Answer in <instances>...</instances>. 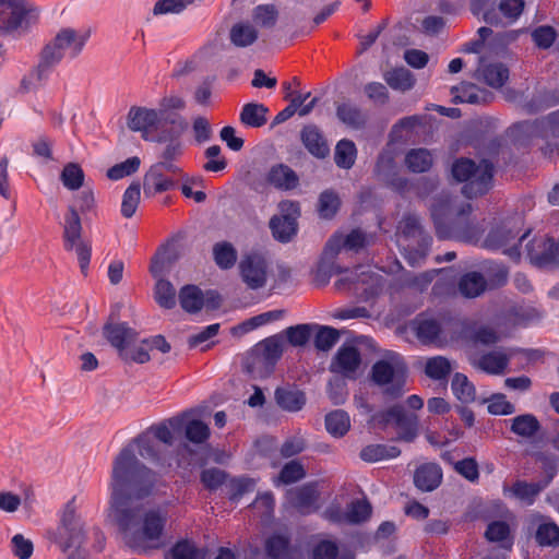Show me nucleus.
<instances>
[{
  "mask_svg": "<svg viewBox=\"0 0 559 559\" xmlns=\"http://www.w3.org/2000/svg\"><path fill=\"white\" fill-rule=\"evenodd\" d=\"M124 471L120 465L116 468L107 518L118 526L130 548H158L168 513L160 508H146L144 503L155 487L156 473L139 467L135 478L128 480Z\"/></svg>",
  "mask_w": 559,
  "mask_h": 559,
  "instance_id": "f257e3e1",
  "label": "nucleus"
},
{
  "mask_svg": "<svg viewBox=\"0 0 559 559\" xmlns=\"http://www.w3.org/2000/svg\"><path fill=\"white\" fill-rule=\"evenodd\" d=\"M451 175L457 182H464L462 192L468 199L486 194L492 187L493 166L486 159L476 164L471 158L461 157L453 162Z\"/></svg>",
  "mask_w": 559,
  "mask_h": 559,
  "instance_id": "f03ea898",
  "label": "nucleus"
},
{
  "mask_svg": "<svg viewBox=\"0 0 559 559\" xmlns=\"http://www.w3.org/2000/svg\"><path fill=\"white\" fill-rule=\"evenodd\" d=\"M136 454L151 461L159 460L158 451L156 449V441L152 438L147 430L134 439L115 459L110 483L111 488H114L115 473L119 465L122 466V469H126V478L128 480L135 478L134 476H136V469H139V467H143L148 472H153L151 468L140 462Z\"/></svg>",
  "mask_w": 559,
  "mask_h": 559,
  "instance_id": "7ed1b4c3",
  "label": "nucleus"
},
{
  "mask_svg": "<svg viewBox=\"0 0 559 559\" xmlns=\"http://www.w3.org/2000/svg\"><path fill=\"white\" fill-rule=\"evenodd\" d=\"M430 211L437 235L448 238L450 228L457 227L463 217L472 213V205L468 202H459L457 198L440 195L435 199Z\"/></svg>",
  "mask_w": 559,
  "mask_h": 559,
  "instance_id": "20e7f679",
  "label": "nucleus"
},
{
  "mask_svg": "<svg viewBox=\"0 0 559 559\" xmlns=\"http://www.w3.org/2000/svg\"><path fill=\"white\" fill-rule=\"evenodd\" d=\"M63 240L67 250H74L81 272L86 274L92 257V247L82 238V224L78 211L69 207V213L64 218Z\"/></svg>",
  "mask_w": 559,
  "mask_h": 559,
  "instance_id": "39448f33",
  "label": "nucleus"
},
{
  "mask_svg": "<svg viewBox=\"0 0 559 559\" xmlns=\"http://www.w3.org/2000/svg\"><path fill=\"white\" fill-rule=\"evenodd\" d=\"M372 421L381 426L393 424L397 429L396 440L400 441L413 442L418 435V416L407 413L400 404L374 414Z\"/></svg>",
  "mask_w": 559,
  "mask_h": 559,
  "instance_id": "423d86ee",
  "label": "nucleus"
},
{
  "mask_svg": "<svg viewBox=\"0 0 559 559\" xmlns=\"http://www.w3.org/2000/svg\"><path fill=\"white\" fill-rule=\"evenodd\" d=\"M238 273L248 289L258 290L266 286L271 267L263 254L249 252L241 255L238 263Z\"/></svg>",
  "mask_w": 559,
  "mask_h": 559,
  "instance_id": "0eeeda50",
  "label": "nucleus"
},
{
  "mask_svg": "<svg viewBox=\"0 0 559 559\" xmlns=\"http://www.w3.org/2000/svg\"><path fill=\"white\" fill-rule=\"evenodd\" d=\"M406 370L405 364L399 355L392 354L389 358L378 360L371 369V379L378 385H388L384 393L391 399L402 395V382L395 381L399 374Z\"/></svg>",
  "mask_w": 559,
  "mask_h": 559,
  "instance_id": "6e6552de",
  "label": "nucleus"
},
{
  "mask_svg": "<svg viewBox=\"0 0 559 559\" xmlns=\"http://www.w3.org/2000/svg\"><path fill=\"white\" fill-rule=\"evenodd\" d=\"M522 221L521 218H508L497 224L489 231L485 239V247L489 249H500L507 246L510 248L506 249L504 252L512 258H519L520 251L516 246V239L521 231Z\"/></svg>",
  "mask_w": 559,
  "mask_h": 559,
  "instance_id": "1a4fd4ad",
  "label": "nucleus"
},
{
  "mask_svg": "<svg viewBox=\"0 0 559 559\" xmlns=\"http://www.w3.org/2000/svg\"><path fill=\"white\" fill-rule=\"evenodd\" d=\"M85 540V532L83 524L75 514L72 506H67L62 520L61 527L58 532V543L63 551L73 548L72 552L85 551L82 545Z\"/></svg>",
  "mask_w": 559,
  "mask_h": 559,
  "instance_id": "9d476101",
  "label": "nucleus"
},
{
  "mask_svg": "<svg viewBox=\"0 0 559 559\" xmlns=\"http://www.w3.org/2000/svg\"><path fill=\"white\" fill-rule=\"evenodd\" d=\"M526 248L532 264L538 267L559 265V243L554 238L547 236L535 237L527 243Z\"/></svg>",
  "mask_w": 559,
  "mask_h": 559,
  "instance_id": "9b49d317",
  "label": "nucleus"
},
{
  "mask_svg": "<svg viewBox=\"0 0 559 559\" xmlns=\"http://www.w3.org/2000/svg\"><path fill=\"white\" fill-rule=\"evenodd\" d=\"M278 207L281 215L271 218L270 228L275 239L285 242L296 234L299 205L293 201H283Z\"/></svg>",
  "mask_w": 559,
  "mask_h": 559,
  "instance_id": "f8f14e48",
  "label": "nucleus"
},
{
  "mask_svg": "<svg viewBox=\"0 0 559 559\" xmlns=\"http://www.w3.org/2000/svg\"><path fill=\"white\" fill-rule=\"evenodd\" d=\"M165 171L177 174L180 169L174 163H156L150 167L143 178V189L146 197L168 191L175 187V181Z\"/></svg>",
  "mask_w": 559,
  "mask_h": 559,
  "instance_id": "ddd939ff",
  "label": "nucleus"
},
{
  "mask_svg": "<svg viewBox=\"0 0 559 559\" xmlns=\"http://www.w3.org/2000/svg\"><path fill=\"white\" fill-rule=\"evenodd\" d=\"M179 302L181 308L189 312L195 313L205 306L209 309H215L221 306L222 298L215 292H203L195 285H186L179 292Z\"/></svg>",
  "mask_w": 559,
  "mask_h": 559,
  "instance_id": "4468645a",
  "label": "nucleus"
},
{
  "mask_svg": "<svg viewBox=\"0 0 559 559\" xmlns=\"http://www.w3.org/2000/svg\"><path fill=\"white\" fill-rule=\"evenodd\" d=\"M160 121L157 109L133 106L127 116V126L131 131L141 132L144 140H148V133L156 129Z\"/></svg>",
  "mask_w": 559,
  "mask_h": 559,
  "instance_id": "2eb2a0df",
  "label": "nucleus"
},
{
  "mask_svg": "<svg viewBox=\"0 0 559 559\" xmlns=\"http://www.w3.org/2000/svg\"><path fill=\"white\" fill-rule=\"evenodd\" d=\"M361 364L359 350L350 345H343L334 356L330 370L346 378L355 379Z\"/></svg>",
  "mask_w": 559,
  "mask_h": 559,
  "instance_id": "dca6fc26",
  "label": "nucleus"
},
{
  "mask_svg": "<svg viewBox=\"0 0 559 559\" xmlns=\"http://www.w3.org/2000/svg\"><path fill=\"white\" fill-rule=\"evenodd\" d=\"M373 174L377 180L383 185L392 187L405 185V181L397 176L395 156L391 148H384L378 155Z\"/></svg>",
  "mask_w": 559,
  "mask_h": 559,
  "instance_id": "f3484780",
  "label": "nucleus"
},
{
  "mask_svg": "<svg viewBox=\"0 0 559 559\" xmlns=\"http://www.w3.org/2000/svg\"><path fill=\"white\" fill-rule=\"evenodd\" d=\"M524 8V0H501L498 5L501 15L496 10H488L484 13V21L490 25L503 26L516 21Z\"/></svg>",
  "mask_w": 559,
  "mask_h": 559,
  "instance_id": "a211bd4d",
  "label": "nucleus"
},
{
  "mask_svg": "<svg viewBox=\"0 0 559 559\" xmlns=\"http://www.w3.org/2000/svg\"><path fill=\"white\" fill-rule=\"evenodd\" d=\"M107 341L118 349L119 356H124V350L138 338V333L126 323H109L104 328Z\"/></svg>",
  "mask_w": 559,
  "mask_h": 559,
  "instance_id": "6ab92c4d",
  "label": "nucleus"
},
{
  "mask_svg": "<svg viewBox=\"0 0 559 559\" xmlns=\"http://www.w3.org/2000/svg\"><path fill=\"white\" fill-rule=\"evenodd\" d=\"M478 80L493 88H500L509 79V69L502 63H487L484 56L478 57L476 69Z\"/></svg>",
  "mask_w": 559,
  "mask_h": 559,
  "instance_id": "aec40b11",
  "label": "nucleus"
},
{
  "mask_svg": "<svg viewBox=\"0 0 559 559\" xmlns=\"http://www.w3.org/2000/svg\"><path fill=\"white\" fill-rule=\"evenodd\" d=\"M319 493L314 484H306L288 491L289 503L300 513L307 514L316 509Z\"/></svg>",
  "mask_w": 559,
  "mask_h": 559,
  "instance_id": "412c9836",
  "label": "nucleus"
},
{
  "mask_svg": "<svg viewBox=\"0 0 559 559\" xmlns=\"http://www.w3.org/2000/svg\"><path fill=\"white\" fill-rule=\"evenodd\" d=\"M179 259V252L175 245L162 246L152 259L150 271L154 277H163L169 273L173 265Z\"/></svg>",
  "mask_w": 559,
  "mask_h": 559,
  "instance_id": "4be33fe9",
  "label": "nucleus"
},
{
  "mask_svg": "<svg viewBox=\"0 0 559 559\" xmlns=\"http://www.w3.org/2000/svg\"><path fill=\"white\" fill-rule=\"evenodd\" d=\"M442 481V471L436 463H426L419 466L414 474V484L421 491H432Z\"/></svg>",
  "mask_w": 559,
  "mask_h": 559,
  "instance_id": "5701e85b",
  "label": "nucleus"
},
{
  "mask_svg": "<svg viewBox=\"0 0 559 559\" xmlns=\"http://www.w3.org/2000/svg\"><path fill=\"white\" fill-rule=\"evenodd\" d=\"M301 141L310 154L318 158L329 155L330 148L326 140L314 126H307L301 131Z\"/></svg>",
  "mask_w": 559,
  "mask_h": 559,
  "instance_id": "b1692460",
  "label": "nucleus"
},
{
  "mask_svg": "<svg viewBox=\"0 0 559 559\" xmlns=\"http://www.w3.org/2000/svg\"><path fill=\"white\" fill-rule=\"evenodd\" d=\"M266 181L277 189L292 190L297 187L298 177L288 166L280 164L269 170Z\"/></svg>",
  "mask_w": 559,
  "mask_h": 559,
  "instance_id": "393cba45",
  "label": "nucleus"
},
{
  "mask_svg": "<svg viewBox=\"0 0 559 559\" xmlns=\"http://www.w3.org/2000/svg\"><path fill=\"white\" fill-rule=\"evenodd\" d=\"M485 538L498 544L500 548L510 551L513 546V536L509 524L504 521L490 522L485 532Z\"/></svg>",
  "mask_w": 559,
  "mask_h": 559,
  "instance_id": "a878e982",
  "label": "nucleus"
},
{
  "mask_svg": "<svg viewBox=\"0 0 559 559\" xmlns=\"http://www.w3.org/2000/svg\"><path fill=\"white\" fill-rule=\"evenodd\" d=\"M459 292L466 298H475L481 295L487 288V281L478 272L464 274L457 284Z\"/></svg>",
  "mask_w": 559,
  "mask_h": 559,
  "instance_id": "bb28decb",
  "label": "nucleus"
},
{
  "mask_svg": "<svg viewBox=\"0 0 559 559\" xmlns=\"http://www.w3.org/2000/svg\"><path fill=\"white\" fill-rule=\"evenodd\" d=\"M258 29L248 22L234 24L229 32L231 44L239 48L253 45L258 40Z\"/></svg>",
  "mask_w": 559,
  "mask_h": 559,
  "instance_id": "cd10ccee",
  "label": "nucleus"
},
{
  "mask_svg": "<svg viewBox=\"0 0 559 559\" xmlns=\"http://www.w3.org/2000/svg\"><path fill=\"white\" fill-rule=\"evenodd\" d=\"M510 430L524 439L534 438L540 430V423L532 414H523L511 419Z\"/></svg>",
  "mask_w": 559,
  "mask_h": 559,
  "instance_id": "c85d7f7f",
  "label": "nucleus"
},
{
  "mask_svg": "<svg viewBox=\"0 0 559 559\" xmlns=\"http://www.w3.org/2000/svg\"><path fill=\"white\" fill-rule=\"evenodd\" d=\"M433 164V157L427 148H413L405 155V165L415 174L428 171Z\"/></svg>",
  "mask_w": 559,
  "mask_h": 559,
  "instance_id": "c756f323",
  "label": "nucleus"
},
{
  "mask_svg": "<svg viewBox=\"0 0 559 559\" xmlns=\"http://www.w3.org/2000/svg\"><path fill=\"white\" fill-rule=\"evenodd\" d=\"M245 368L253 377L263 378L272 372L274 364L264 355L262 356L254 346L246 358Z\"/></svg>",
  "mask_w": 559,
  "mask_h": 559,
  "instance_id": "7c9ffc66",
  "label": "nucleus"
},
{
  "mask_svg": "<svg viewBox=\"0 0 559 559\" xmlns=\"http://www.w3.org/2000/svg\"><path fill=\"white\" fill-rule=\"evenodd\" d=\"M337 118L347 127L360 129L366 124L367 116L362 110L350 103H343L336 108Z\"/></svg>",
  "mask_w": 559,
  "mask_h": 559,
  "instance_id": "2f4dec72",
  "label": "nucleus"
},
{
  "mask_svg": "<svg viewBox=\"0 0 559 559\" xmlns=\"http://www.w3.org/2000/svg\"><path fill=\"white\" fill-rule=\"evenodd\" d=\"M509 362V356L502 352H491L483 355L473 365L485 372L499 374L504 371Z\"/></svg>",
  "mask_w": 559,
  "mask_h": 559,
  "instance_id": "473e14b6",
  "label": "nucleus"
},
{
  "mask_svg": "<svg viewBox=\"0 0 559 559\" xmlns=\"http://www.w3.org/2000/svg\"><path fill=\"white\" fill-rule=\"evenodd\" d=\"M401 450L394 445L369 444L361 449L360 459L365 462L376 463L382 460L395 459Z\"/></svg>",
  "mask_w": 559,
  "mask_h": 559,
  "instance_id": "72a5a7b5",
  "label": "nucleus"
},
{
  "mask_svg": "<svg viewBox=\"0 0 559 559\" xmlns=\"http://www.w3.org/2000/svg\"><path fill=\"white\" fill-rule=\"evenodd\" d=\"M383 79L392 90L400 92H406L415 84L412 72L403 67L384 72Z\"/></svg>",
  "mask_w": 559,
  "mask_h": 559,
  "instance_id": "f704fd0d",
  "label": "nucleus"
},
{
  "mask_svg": "<svg viewBox=\"0 0 559 559\" xmlns=\"http://www.w3.org/2000/svg\"><path fill=\"white\" fill-rule=\"evenodd\" d=\"M267 111L263 104L249 103L242 107L239 119L247 127L261 128L267 121Z\"/></svg>",
  "mask_w": 559,
  "mask_h": 559,
  "instance_id": "c9c22d12",
  "label": "nucleus"
},
{
  "mask_svg": "<svg viewBox=\"0 0 559 559\" xmlns=\"http://www.w3.org/2000/svg\"><path fill=\"white\" fill-rule=\"evenodd\" d=\"M276 403L287 412H298L306 404L305 393L299 390L277 389Z\"/></svg>",
  "mask_w": 559,
  "mask_h": 559,
  "instance_id": "e433bc0d",
  "label": "nucleus"
},
{
  "mask_svg": "<svg viewBox=\"0 0 559 559\" xmlns=\"http://www.w3.org/2000/svg\"><path fill=\"white\" fill-rule=\"evenodd\" d=\"M325 427L333 437H343L350 428L349 416L342 409L333 411L325 416Z\"/></svg>",
  "mask_w": 559,
  "mask_h": 559,
  "instance_id": "4c0bfd02",
  "label": "nucleus"
},
{
  "mask_svg": "<svg viewBox=\"0 0 559 559\" xmlns=\"http://www.w3.org/2000/svg\"><path fill=\"white\" fill-rule=\"evenodd\" d=\"M154 287L155 301L164 309H173L176 306V289L174 285L164 277H155Z\"/></svg>",
  "mask_w": 559,
  "mask_h": 559,
  "instance_id": "58836bf2",
  "label": "nucleus"
},
{
  "mask_svg": "<svg viewBox=\"0 0 559 559\" xmlns=\"http://www.w3.org/2000/svg\"><path fill=\"white\" fill-rule=\"evenodd\" d=\"M357 156V148L353 141L343 139L335 146L334 162L343 169L354 166Z\"/></svg>",
  "mask_w": 559,
  "mask_h": 559,
  "instance_id": "ea45409f",
  "label": "nucleus"
},
{
  "mask_svg": "<svg viewBox=\"0 0 559 559\" xmlns=\"http://www.w3.org/2000/svg\"><path fill=\"white\" fill-rule=\"evenodd\" d=\"M280 11L275 4H260L252 10V20L257 26L273 28L278 20Z\"/></svg>",
  "mask_w": 559,
  "mask_h": 559,
  "instance_id": "a19ab883",
  "label": "nucleus"
},
{
  "mask_svg": "<svg viewBox=\"0 0 559 559\" xmlns=\"http://www.w3.org/2000/svg\"><path fill=\"white\" fill-rule=\"evenodd\" d=\"M181 423L182 419L180 418H171L165 423L150 427L147 431L155 441L157 440L166 445H171L174 443L173 431L179 429Z\"/></svg>",
  "mask_w": 559,
  "mask_h": 559,
  "instance_id": "79ce46f5",
  "label": "nucleus"
},
{
  "mask_svg": "<svg viewBox=\"0 0 559 559\" xmlns=\"http://www.w3.org/2000/svg\"><path fill=\"white\" fill-rule=\"evenodd\" d=\"M454 100L468 104H480L486 102V93L472 83H463L452 87Z\"/></svg>",
  "mask_w": 559,
  "mask_h": 559,
  "instance_id": "37998d69",
  "label": "nucleus"
},
{
  "mask_svg": "<svg viewBox=\"0 0 559 559\" xmlns=\"http://www.w3.org/2000/svg\"><path fill=\"white\" fill-rule=\"evenodd\" d=\"M214 261L222 270L231 269L237 261V250L227 241L217 242L213 247Z\"/></svg>",
  "mask_w": 559,
  "mask_h": 559,
  "instance_id": "c03bdc74",
  "label": "nucleus"
},
{
  "mask_svg": "<svg viewBox=\"0 0 559 559\" xmlns=\"http://www.w3.org/2000/svg\"><path fill=\"white\" fill-rule=\"evenodd\" d=\"M399 229L406 238L420 239L424 248H427L430 243L431 238L423 235L420 222L415 215L409 214L404 216L400 222Z\"/></svg>",
  "mask_w": 559,
  "mask_h": 559,
  "instance_id": "a18cd8bd",
  "label": "nucleus"
},
{
  "mask_svg": "<svg viewBox=\"0 0 559 559\" xmlns=\"http://www.w3.org/2000/svg\"><path fill=\"white\" fill-rule=\"evenodd\" d=\"M85 37L79 36L75 31L67 28L62 29L55 37L52 45L63 53L67 48H73L74 52L81 51L84 46Z\"/></svg>",
  "mask_w": 559,
  "mask_h": 559,
  "instance_id": "49530a36",
  "label": "nucleus"
},
{
  "mask_svg": "<svg viewBox=\"0 0 559 559\" xmlns=\"http://www.w3.org/2000/svg\"><path fill=\"white\" fill-rule=\"evenodd\" d=\"M414 331L423 344H430L438 338L441 328L436 320L424 319L414 322Z\"/></svg>",
  "mask_w": 559,
  "mask_h": 559,
  "instance_id": "de8ad7c7",
  "label": "nucleus"
},
{
  "mask_svg": "<svg viewBox=\"0 0 559 559\" xmlns=\"http://www.w3.org/2000/svg\"><path fill=\"white\" fill-rule=\"evenodd\" d=\"M305 477L306 469L304 465L297 460H292L282 467L274 483L276 485H289L297 483Z\"/></svg>",
  "mask_w": 559,
  "mask_h": 559,
  "instance_id": "09e8293b",
  "label": "nucleus"
},
{
  "mask_svg": "<svg viewBox=\"0 0 559 559\" xmlns=\"http://www.w3.org/2000/svg\"><path fill=\"white\" fill-rule=\"evenodd\" d=\"M60 179L67 189L79 190L84 183V171L79 164L68 163L60 174Z\"/></svg>",
  "mask_w": 559,
  "mask_h": 559,
  "instance_id": "8fccbe9b",
  "label": "nucleus"
},
{
  "mask_svg": "<svg viewBox=\"0 0 559 559\" xmlns=\"http://www.w3.org/2000/svg\"><path fill=\"white\" fill-rule=\"evenodd\" d=\"M141 198V186L139 182H132L123 193L121 202V214L126 218L134 215Z\"/></svg>",
  "mask_w": 559,
  "mask_h": 559,
  "instance_id": "3c124183",
  "label": "nucleus"
},
{
  "mask_svg": "<svg viewBox=\"0 0 559 559\" xmlns=\"http://www.w3.org/2000/svg\"><path fill=\"white\" fill-rule=\"evenodd\" d=\"M452 390L455 396L463 403H471L476 397L474 385L463 373H455L452 379Z\"/></svg>",
  "mask_w": 559,
  "mask_h": 559,
  "instance_id": "603ef678",
  "label": "nucleus"
},
{
  "mask_svg": "<svg viewBox=\"0 0 559 559\" xmlns=\"http://www.w3.org/2000/svg\"><path fill=\"white\" fill-rule=\"evenodd\" d=\"M451 370L452 366L450 360L442 356L429 358L425 366V373L433 380L445 379Z\"/></svg>",
  "mask_w": 559,
  "mask_h": 559,
  "instance_id": "864d4df0",
  "label": "nucleus"
},
{
  "mask_svg": "<svg viewBox=\"0 0 559 559\" xmlns=\"http://www.w3.org/2000/svg\"><path fill=\"white\" fill-rule=\"evenodd\" d=\"M255 347L262 356L264 355L274 365L283 354V341L280 335L270 336L259 342Z\"/></svg>",
  "mask_w": 559,
  "mask_h": 559,
  "instance_id": "5fc2aeb1",
  "label": "nucleus"
},
{
  "mask_svg": "<svg viewBox=\"0 0 559 559\" xmlns=\"http://www.w3.org/2000/svg\"><path fill=\"white\" fill-rule=\"evenodd\" d=\"M546 487V483H526L518 480L512 486L511 491L516 498L532 503L534 498Z\"/></svg>",
  "mask_w": 559,
  "mask_h": 559,
  "instance_id": "6e6d98bb",
  "label": "nucleus"
},
{
  "mask_svg": "<svg viewBox=\"0 0 559 559\" xmlns=\"http://www.w3.org/2000/svg\"><path fill=\"white\" fill-rule=\"evenodd\" d=\"M317 334L314 336V346L319 350H330L340 338V333L336 329L330 326L314 325Z\"/></svg>",
  "mask_w": 559,
  "mask_h": 559,
  "instance_id": "4d7b16f0",
  "label": "nucleus"
},
{
  "mask_svg": "<svg viewBox=\"0 0 559 559\" xmlns=\"http://www.w3.org/2000/svg\"><path fill=\"white\" fill-rule=\"evenodd\" d=\"M63 57L60 49H57L52 43L48 44L41 53V61L36 69L37 80L45 78V72L55 63L59 62Z\"/></svg>",
  "mask_w": 559,
  "mask_h": 559,
  "instance_id": "13d9d810",
  "label": "nucleus"
},
{
  "mask_svg": "<svg viewBox=\"0 0 559 559\" xmlns=\"http://www.w3.org/2000/svg\"><path fill=\"white\" fill-rule=\"evenodd\" d=\"M186 438L193 443H204L210 437L209 426L199 419L189 420L185 425Z\"/></svg>",
  "mask_w": 559,
  "mask_h": 559,
  "instance_id": "bf43d9fd",
  "label": "nucleus"
},
{
  "mask_svg": "<svg viewBox=\"0 0 559 559\" xmlns=\"http://www.w3.org/2000/svg\"><path fill=\"white\" fill-rule=\"evenodd\" d=\"M141 159L138 156L130 157L122 163L116 164L107 170V177L111 180H119L138 171Z\"/></svg>",
  "mask_w": 559,
  "mask_h": 559,
  "instance_id": "052dcab7",
  "label": "nucleus"
},
{
  "mask_svg": "<svg viewBox=\"0 0 559 559\" xmlns=\"http://www.w3.org/2000/svg\"><path fill=\"white\" fill-rule=\"evenodd\" d=\"M340 204L338 195L335 192L331 190L322 192L318 203L320 216L323 218H332L336 214Z\"/></svg>",
  "mask_w": 559,
  "mask_h": 559,
  "instance_id": "680f3d73",
  "label": "nucleus"
},
{
  "mask_svg": "<svg viewBox=\"0 0 559 559\" xmlns=\"http://www.w3.org/2000/svg\"><path fill=\"white\" fill-rule=\"evenodd\" d=\"M371 515V506L367 500L353 501L346 511L347 523L359 524Z\"/></svg>",
  "mask_w": 559,
  "mask_h": 559,
  "instance_id": "e2e57ef3",
  "label": "nucleus"
},
{
  "mask_svg": "<svg viewBox=\"0 0 559 559\" xmlns=\"http://www.w3.org/2000/svg\"><path fill=\"white\" fill-rule=\"evenodd\" d=\"M173 559H204L205 552L189 540L177 543L171 549Z\"/></svg>",
  "mask_w": 559,
  "mask_h": 559,
  "instance_id": "0e129e2a",
  "label": "nucleus"
},
{
  "mask_svg": "<svg viewBox=\"0 0 559 559\" xmlns=\"http://www.w3.org/2000/svg\"><path fill=\"white\" fill-rule=\"evenodd\" d=\"M201 483L211 491L218 489L227 479V473L217 467L205 468L201 472Z\"/></svg>",
  "mask_w": 559,
  "mask_h": 559,
  "instance_id": "69168bd1",
  "label": "nucleus"
},
{
  "mask_svg": "<svg viewBox=\"0 0 559 559\" xmlns=\"http://www.w3.org/2000/svg\"><path fill=\"white\" fill-rule=\"evenodd\" d=\"M314 328L316 326L310 324H298L287 328L285 333L288 342L293 346H302L309 341Z\"/></svg>",
  "mask_w": 559,
  "mask_h": 559,
  "instance_id": "338daca9",
  "label": "nucleus"
},
{
  "mask_svg": "<svg viewBox=\"0 0 559 559\" xmlns=\"http://www.w3.org/2000/svg\"><path fill=\"white\" fill-rule=\"evenodd\" d=\"M265 550L271 559H284L288 550V539L274 535L266 540Z\"/></svg>",
  "mask_w": 559,
  "mask_h": 559,
  "instance_id": "774afa93",
  "label": "nucleus"
}]
</instances>
